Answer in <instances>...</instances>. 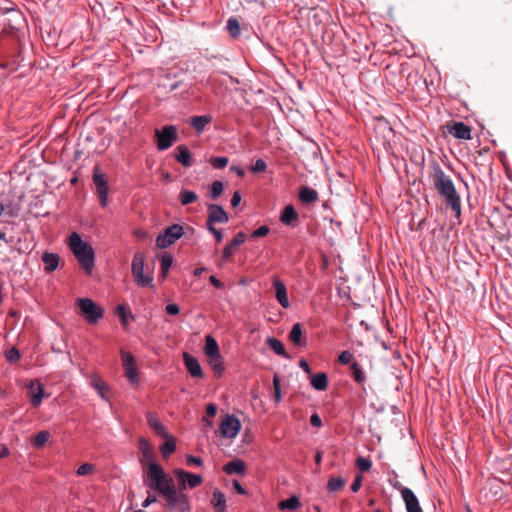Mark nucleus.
<instances>
[{
    "instance_id": "bb28decb",
    "label": "nucleus",
    "mask_w": 512,
    "mask_h": 512,
    "mask_svg": "<svg viewBox=\"0 0 512 512\" xmlns=\"http://www.w3.org/2000/svg\"><path fill=\"white\" fill-rule=\"evenodd\" d=\"M211 121V115L206 114L200 116H193L189 119L188 123L192 126V128H204L206 125L210 124Z\"/></svg>"
},
{
    "instance_id": "f03ea898",
    "label": "nucleus",
    "mask_w": 512,
    "mask_h": 512,
    "mask_svg": "<svg viewBox=\"0 0 512 512\" xmlns=\"http://www.w3.org/2000/svg\"><path fill=\"white\" fill-rule=\"evenodd\" d=\"M433 183L437 192L445 199L456 217L461 215V198L456 191L451 178L445 174L443 169L436 165L434 167Z\"/></svg>"
},
{
    "instance_id": "a18cd8bd",
    "label": "nucleus",
    "mask_w": 512,
    "mask_h": 512,
    "mask_svg": "<svg viewBox=\"0 0 512 512\" xmlns=\"http://www.w3.org/2000/svg\"><path fill=\"white\" fill-rule=\"evenodd\" d=\"M210 163L216 169H224L227 166L228 159L226 157H213Z\"/></svg>"
},
{
    "instance_id": "58836bf2",
    "label": "nucleus",
    "mask_w": 512,
    "mask_h": 512,
    "mask_svg": "<svg viewBox=\"0 0 512 512\" xmlns=\"http://www.w3.org/2000/svg\"><path fill=\"white\" fill-rule=\"evenodd\" d=\"M5 212L4 215H7L10 218H16L20 214L21 207L18 204L9 203L7 205L4 204Z\"/></svg>"
},
{
    "instance_id": "79ce46f5",
    "label": "nucleus",
    "mask_w": 512,
    "mask_h": 512,
    "mask_svg": "<svg viewBox=\"0 0 512 512\" xmlns=\"http://www.w3.org/2000/svg\"><path fill=\"white\" fill-rule=\"evenodd\" d=\"M354 355L353 353H351L350 351L348 350H345V351H342L339 356H338V361L339 363H341L342 365H348V364H352L354 361Z\"/></svg>"
},
{
    "instance_id": "864d4df0",
    "label": "nucleus",
    "mask_w": 512,
    "mask_h": 512,
    "mask_svg": "<svg viewBox=\"0 0 512 512\" xmlns=\"http://www.w3.org/2000/svg\"><path fill=\"white\" fill-rule=\"evenodd\" d=\"M140 448L142 450V453L145 458L150 459L152 458L150 447L148 442L145 439H141L140 441Z\"/></svg>"
},
{
    "instance_id": "b1692460",
    "label": "nucleus",
    "mask_w": 512,
    "mask_h": 512,
    "mask_svg": "<svg viewBox=\"0 0 512 512\" xmlns=\"http://www.w3.org/2000/svg\"><path fill=\"white\" fill-rule=\"evenodd\" d=\"M204 351H205V354L207 355L208 358H210V357H217V356L221 355L218 343L210 335H208L206 337V343H205Z\"/></svg>"
},
{
    "instance_id": "20e7f679",
    "label": "nucleus",
    "mask_w": 512,
    "mask_h": 512,
    "mask_svg": "<svg viewBox=\"0 0 512 512\" xmlns=\"http://www.w3.org/2000/svg\"><path fill=\"white\" fill-rule=\"evenodd\" d=\"M80 314L89 324H96L104 316V309L90 298H78L76 300Z\"/></svg>"
},
{
    "instance_id": "f8f14e48",
    "label": "nucleus",
    "mask_w": 512,
    "mask_h": 512,
    "mask_svg": "<svg viewBox=\"0 0 512 512\" xmlns=\"http://www.w3.org/2000/svg\"><path fill=\"white\" fill-rule=\"evenodd\" d=\"M30 394V403L33 407H38L44 398V389L38 380H32L26 385Z\"/></svg>"
},
{
    "instance_id": "13d9d810",
    "label": "nucleus",
    "mask_w": 512,
    "mask_h": 512,
    "mask_svg": "<svg viewBox=\"0 0 512 512\" xmlns=\"http://www.w3.org/2000/svg\"><path fill=\"white\" fill-rule=\"evenodd\" d=\"M440 128H469L463 122L451 121L441 126Z\"/></svg>"
},
{
    "instance_id": "5fc2aeb1",
    "label": "nucleus",
    "mask_w": 512,
    "mask_h": 512,
    "mask_svg": "<svg viewBox=\"0 0 512 512\" xmlns=\"http://www.w3.org/2000/svg\"><path fill=\"white\" fill-rule=\"evenodd\" d=\"M165 311L169 315H177L180 312V308L177 304L171 303V304L166 305Z\"/></svg>"
},
{
    "instance_id": "4be33fe9",
    "label": "nucleus",
    "mask_w": 512,
    "mask_h": 512,
    "mask_svg": "<svg viewBox=\"0 0 512 512\" xmlns=\"http://www.w3.org/2000/svg\"><path fill=\"white\" fill-rule=\"evenodd\" d=\"M311 386L318 391H324L328 386V377L325 373H317L312 376Z\"/></svg>"
},
{
    "instance_id": "5701e85b",
    "label": "nucleus",
    "mask_w": 512,
    "mask_h": 512,
    "mask_svg": "<svg viewBox=\"0 0 512 512\" xmlns=\"http://www.w3.org/2000/svg\"><path fill=\"white\" fill-rule=\"evenodd\" d=\"M302 334L301 324L295 323L289 333V339L295 346L301 347L304 345Z\"/></svg>"
},
{
    "instance_id": "6e6d98bb",
    "label": "nucleus",
    "mask_w": 512,
    "mask_h": 512,
    "mask_svg": "<svg viewBox=\"0 0 512 512\" xmlns=\"http://www.w3.org/2000/svg\"><path fill=\"white\" fill-rule=\"evenodd\" d=\"M217 413V406L214 403H209L206 406V416L213 418Z\"/></svg>"
},
{
    "instance_id": "c9c22d12",
    "label": "nucleus",
    "mask_w": 512,
    "mask_h": 512,
    "mask_svg": "<svg viewBox=\"0 0 512 512\" xmlns=\"http://www.w3.org/2000/svg\"><path fill=\"white\" fill-rule=\"evenodd\" d=\"M167 441L161 445L160 450L163 455V457H168L170 454H172L176 449V443L175 440L168 435Z\"/></svg>"
},
{
    "instance_id": "9b49d317",
    "label": "nucleus",
    "mask_w": 512,
    "mask_h": 512,
    "mask_svg": "<svg viewBox=\"0 0 512 512\" xmlns=\"http://www.w3.org/2000/svg\"><path fill=\"white\" fill-rule=\"evenodd\" d=\"M228 220V214L222 206L218 204L208 205V217L206 223H209L210 225L215 223H227Z\"/></svg>"
},
{
    "instance_id": "4468645a",
    "label": "nucleus",
    "mask_w": 512,
    "mask_h": 512,
    "mask_svg": "<svg viewBox=\"0 0 512 512\" xmlns=\"http://www.w3.org/2000/svg\"><path fill=\"white\" fill-rule=\"evenodd\" d=\"M183 360L187 371L193 378L203 377V371L197 358L189 355L188 353H184Z\"/></svg>"
},
{
    "instance_id": "c756f323",
    "label": "nucleus",
    "mask_w": 512,
    "mask_h": 512,
    "mask_svg": "<svg viewBox=\"0 0 512 512\" xmlns=\"http://www.w3.org/2000/svg\"><path fill=\"white\" fill-rule=\"evenodd\" d=\"M300 506V501L297 496L293 495L289 498L282 500L278 503L280 510H296Z\"/></svg>"
},
{
    "instance_id": "f257e3e1",
    "label": "nucleus",
    "mask_w": 512,
    "mask_h": 512,
    "mask_svg": "<svg viewBox=\"0 0 512 512\" xmlns=\"http://www.w3.org/2000/svg\"><path fill=\"white\" fill-rule=\"evenodd\" d=\"M174 475L178 479L179 489L176 488L173 478L165 472L160 464L150 461L145 470L144 482L150 490L156 491L164 497L168 510L190 512V500L183 490L186 487L196 488L203 479L200 475L179 468L174 470Z\"/></svg>"
},
{
    "instance_id": "dca6fc26",
    "label": "nucleus",
    "mask_w": 512,
    "mask_h": 512,
    "mask_svg": "<svg viewBox=\"0 0 512 512\" xmlns=\"http://www.w3.org/2000/svg\"><path fill=\"white\" fill-rule=\"evenodd\" d=\"M44 263V269L47 273L55 271L59 266L60 257L56 253L44 252L41 256Z\"/></svg>"
},
{
    "instance_id": "bf43d9fd",
    "label": "nucleus",
    "mask_w": 512,
    "mask_h": 512,
    "mask_svg": "<svg viewBox=\"0 0 512 512\" xmlns=\"http://www.w3.org/2000/svg\"><path fill=\"white\" fill-rule=\"evenodd\" d=\"M186 460L189 464H194L196 466H201L203 464V461L200 457H196L193 455H187Z\"/></svg>"
},
{
    "instance_id": "0eeeda50",
    "label": "nucleus",
    "mask_w": 512,
    "mask_h": 512,
    "mask_svg": "<svg viewBox=\"0 0 512 512\" xmlns=\"http://www.w3.org/2000/svg\"><path fill=\"white\" fill-rule=\"evenodd\" d=\"M93 183L96 188V193L99 198L100 205L105 208L108 205L109 187L106 176L100 172L98 167L93 169L92 175Z\"/></svg>"
},
{
    "instance_id": "9d476101",
    "label": "nucleus",
    "mask_w": 512,
    "mask_h": 512,
    "mask_svg": "<svg viewBox=\"0 0 512 512\" xmlns=\"http://www.w3.org/2000/svg\"><path fill=\"white\" fill-rule=\"evenodd\" d=\"M157 148L160 151L166 150L177 140V130H155Z\"/></svg>"
},
{
    "instance_id": "cd10ccee",
    "label": "nucleus",
    "mask_w": 512,
    "mask_h": 512,
    "mask_svg": "<svg viewBox=\"0 0 512 512\" xmlns=\"http://www.w3.org/2000/svg\"><path fill=\"white\" fill-rule=\"evenodd\" d=\"M352 378L358 384H363L366 381V375L362 366L358 362L351 364Z\"/></svg>"
},
{
    "instance_id": "f3484780",
    "label": "nucleus",
    "mask_w": 512,
    "mask_h": 512,
    "mask_svg": "<svg viewBox=\"0 0 512 512\" xmlns=\"http://www.w3.org/2000/svg\"><path fill=\"white\" fill-rule=\"evenodd\" d=\"M246 240V235L244 232H238L234 238L232 239V241L227 244L224 249H223V257L224 258H229L230 256H232L236 250V248L240 245H242Z\"/></svg>"
},
{
    "instance_id": "37998d69",
    "label": "nucleus",
    "mask_w": 512,
    "mask_h": 512,
    "mask_svg": "<svg viewBox=\"0 0 512 512\" xmlns=\"http://www.w3.org/2000/svg\"><path fill=\"white\" fill-rule=\"evenodd\" d=\"M472 130H448V132L457 139L469 140L472 138L471 136Z\"/></svg>"
},
{
    "instance_id": "a19ab883",
    "label": "nucleus",
    "mask_w": 512,
    "mask_h": 512,
    "mask_svg": "<svg viewBox=\"0 0 512 512\" xmlns=\"http://www.w3.org/2000/svg\"><path fill=\"white\" fill-rule=\"evenodd\" d=\"M356 466L361 472H367L372 467V462L370 459L360 456L356 459Z\"/></svg>"
},
{
    "instance_id": "7c9ffc66",
    "label": "nucleus",
    "mask_w": 512,
    "mask_h": 512,
    "mask_svg": "<svg viewBox=\"0 0 512 512\" xmlns=\"http://www.w3.org/2000/svg\"><path fill=\"white\" fill-rule=\"evenodd\" d=\"M117 314H118V316L120 318V322L123 326H127L129 321H134L133 314L123 304H121L117 307Z\"/></svg>"
},
{
    "instance_id": "052dcab7",
    "label": "nucleus",
    "mask_w": 512,
    "mask_h": 512,
    "mask_svg": "<svg viewBox=\"0 0 512 512\" xmlns=\"http://www.w3.org/2000/svg\"><path fill=\"white\" fill-rule=\"evenodd\" d=\"M157 501V497L153 494H148L147 498L142 502V507L147 508L151 504L155 503Z\"/></svg>"
},
{
    "instance_id": "423d86ee",
    "label": "nucleus",
    "mask_w": 512,
    "mask_h": 512,
    "mask_svg": "<svg viewBox=\"0 0 512 512\" xmlns=\"http://www.w3.org/2000/svg\"><path fill=\"white\" fill-rule=\"evenodd\" d=\"M184 235V227L180 224H173L164 229L156 238V246L159 248H167L174 244Z\"/></svg>"
},
{
    "instance_id": "ddd939ff",
    "label": "nucleus",
    "mask_w": 512,
    "mask_h": 512,
    "mask_svg": "<svg viewBox=\"0 0 512 512\" xmlns=\"http://www.w3.org/2000/svg\"><path fill=\"white\" fill-rule=\"evenodd\" d=\"M400 492L407 512H423L422 508L420 507L418 498L411 489L402 487Z\"/></svg>"
},
{
    "instance_id": "f704fd0d",
    "label": "nucleus",
    "mask_w": 512,
    "mask_h": 512,
    "mask_svg": "<svg viewBox=\"0 0 512 512\" xmlns=\"http://www.w3.org/2000/svg\"><path fill=\"white\" fill-rule=\"evenodd\" d=\"M50 439V433L46 430L38 432L33 441V445L36 448H42Z\"/></svg>"
},
{
    "instance_id": "de8ad7c7",
    "label": "nucleus",
    "mask_w": 512,
    "mask_h": 512,
    "mask_svg": "<svg viewBox=\"0 0 512 512\" xmlns=\"http://www.w3.org/2000/svg\"><path fill=\"white\" fill-rule=\"evenodd\" d=\"M6 359L7 361L13 363L20 359V352L17 348L12 347L6 352Z\"/></svg>"
},
{
    "instance_id": "680f3d73",
    "label": "nucleus",
    "mask_w": 512,
    "mask_h": 512,
    "mask_svg": "<svg viewBox=\"0 0 512 512\" xmlns=\"http://www.w3.org/2000/svg\"><path fill=\"white\" fill-rule=\"evenodd\" d=\"M362 477L359 475L357 476L354 481L351 484V490L352 492H358L361 487Z\"/></svg>"
},
{
    "instance_id": "69168bd1",
    "label": "nucleus",
    "mask_w": 512,
    "mask_h": 512,
    "mask_svg": "<svg viewBox=\"0 0 512 512\" xmlns=\"http://www.w3.org/2000/svg\"><path fill=\"white\" fill-rule=\"evenodd\" d=\"M233 487L237 491L238 494H240V495L246 494V490L242 487V485L240 484V482L238 480H233Z\"/></svg>"
},
{
    "instance_id": "1a4fd4ad",
    "label": "nucleus",
    "mask_w": 512,
    "mask_h": 512,
    "mask_svg": "<svg viewBox=\"0 0 512 512\" xmlns=\"http://www.w3.org/2000/svg\"><path fill=\"white\" fill-rule=\"evenodd\" d=\"M122 364L125 369V375L130 383L136 384L139 381V374L136 365L135 358L128 352H122L121 354Z\"/></svg>"
},
{
    "instance_id": "6ab92c4d",
    "label": "nucleus",
    "mask_w": 512,
    "mask_h": 512,
    "mask_svg": "<svg viewBox=\"0 0 512 512\" xmlns=\"http://www.w3.org/2000/svg\"><path fill=\"white\" fill-rule=\"evenodd\" d=\"M146 417L148 425L156 434L162 437H168L165 426L153 413H147Z\"/></svg>"
},
{
    "instance_id": "49530a36",
    "label": "nucleus",
    "mask_w": 512,
    "mask_h": 512,
    "mask_svg": "<svg viewBox=\"0 0 512 512\" xmlns=\"http://www.w3.org/2000/svg\"><path fill=\"white\" fill-rule=\"evenodd\" d=\"M267 168V164L263 159H257L255 163L251 166L250 170L253 173H261L264 172Z\"/></svg>"
},
{
    "instance_id": "338daca9",
    "label": "nucleus",
    "mask_w": 512,
    "mask_h": 512,
    "mask_svg": "<svg viewBox=\"0 0 512 512\" xmlns=\"http://www.w3.org/2000/svg\"><path fill=\"white\" fill-rule=\"evenodd\" d=\"M230 170L234 171L239 177H242L244 175V170L241 167L231 166Z\"/></svg>"
},
{
    "instance_id": "7ed1b4c3",
    "label": "nucleus",
    "mask_w": 512,
    "mask_h": 512,
    "mask_svg": "<svg viewBox=\"0 0 512 512\" xmlns=\"http://www.w3.org/2000/svg\"><path fill=\"white\" fill-rule=\"evenodd\" d=\"M69 248L87 274H91L95 265V253L90 244L84 242L77 232L69 236Z\"/></svg>"
},
{
    "instance_id": "e433bc0d",
    "label": "nucleus",
    "mask_w": 512,
    "mask_h": 512,
    "mask_svg": "<svg viewBox=\"0 0 512 512\" xmlns=\"http://www.w3.org/2000/svg\"><path fill=\"white\" fill-rule=\"evenodd\" d=\"M345 485V481L342 477H335L329 479L327 483V490L329 492H337Z\"/></svg>"
},
{
    "instance_id": "2f4dec72",
    "label": "nucleus",
    "mask_w": 512,
    "mask_h": 512,
    "mask_svg": "<svg viewBox=\"0 0 512 512\" xmlns=\"http://www.w3.org/2000/svg\"><path fill=\"white\" fill-rule=\"evenodd\" d=\"M197 199H198V195L194 191L182 190L179 193V200L183 206L189 205V204L197 201Z\"/></svg>"
},
{
    "instance_id": "c85d7f7f",
    "label": "nucleus",
    "mask_w": 512,
    "mask_h": 512,
    "mask_svg": "<svg viewBox=\"0 0 512 512\" xmlns=\"http://www.w3.org/2000/svg\"><path fill=\"white\" fill-rule=\"evenodd\" d=\"M266 342L270 349L273 350L277 355L287 357L284 345L280 340L274 337H269L267 338Z\"/></svg>"
},
{
    "instance_id": "e2e57ef3",
    "label": "nucleus",
    "mask_w": 512,
    "mask_h": 512,
    "mask_svg": "<svg viewBox=\"0 0 512 512\" xmlns=\"http://www.w3.org/2000/svg\"><path fill=\"white\" fill-rule=\"evenodd\" d=\"M241 202V195L239 191L234 192L232 198H231V206L237 207Z\"/></svg>"
},
{
    "instance_id": "3c124183",
    "label": "nucleus",
    "mask_w": 512,
    "mask_h": 512,
    "mask_svg": "<svg viewBox=\"0 0 512 512\" xmlns=\"http://www.w3.org/2000/svg\"><path fill=\"white\" fill-rule=\"evenodd\" d=\"M273 387L275 390V394H274L275 401L280 402L281 401L280 380L277 375H275L273 377Z\"/></svg>"
},
{
    "instance_id": "774afa93",
    "label": "nucleus",
    "mask_w": 512,
    "mask_h": 512,
    "mask_svg": "<svg viewBox=\"0 0 512 512\" xmlns=\"http://www.w3.org/2000/svg\"><path fill=\"white\" fill-rule=\"evenodd\" d=\"M98 132V130H87V133L85 135V139L87 141H91L94 137V135Z\"/></svg>"
},
{
    "instance_id": "412c9836",
    "label": "nucleus",
    "mask_w": 512,
    "mask_h": 512,
    "mask_svg": "<svg viewBox=\"0 0 512 512\" xmlns=\"http://www.w3.org/2000/svg\"><path fill=\"white\" fill-rule=\"evenodd\" d=\"M211 504L215 508L216 512H225L226 510V498L224 493L220 490H214L212 494Z\"/></svg>"
},
{
    "instance_id": "2eb2a0df",
    "label": "nucleus",
    "mask_w": 512,
    "mask_h": 512,
    "mask_svg": "<svg viewBox=\"0 0 512 512\" xmlns=\"http://www.w3.org/2000/svg\"><path fill=\"white\" fill-rule=\"evenodd\" d=\"M273 287L275 289V298L278 301V303L283 308H288L290 306V303L287 296V289L283 281H281L278 278H275L273 280Z\"/></svg>"
},
{
    "instance_id": "473e14b6",
    "label": "nucleus",
    "mask_w": 512,
    "mask_h": 512,
    "mask_svg": "<svg viewBox=\"0 0 512 512\" xmlns=\"http://www.w3.org/2000/svg\"><path fill=\"white\" fill-rule=\"evenodd\" d=\"M227 29L232 38H238L241 34L240 23L238 19L231 17L227 21Z\"/></svg>"
},
{
    "instance_id": "a878e982",
    "label": "nucleus",
    "mask_w": 512,
    "mask_h": 512,
    "mask_svg": "<svg viewBox=\"0 0 512 512\" xmlns=\"http://www.w3.org/2000/svg\"><path fill=\"white\" fill-rule=\"evenodd\" d=\"M299 199L304 203L315 202L318 199V192L310 187H303L299 191Z\"/></svg>"
},
{
    "instance_id": "aec40b11",
    "label": "nucleus",
    "mask_w": 512,
    "mask_h": 512,
    "mask_svg": "<svg viewBox=\"0 0 512 512\" xmlns=\"http://www.w3.org/2000/svg\"><path fill=\"white\" fill-rule=\"evenodd\" d=\"M298 220V214L293 207V205H287L281 215H280V221L284 225L294 226V222Z\"/></svg>"
},
{
    "instance_id": "6e6552de",
    "label": "nucleus",
    "mask_w": 512,
    "mask_h": 512,
    "mask_svg": "<svg viewBox=\"0 0 512 512\" xmlns=\"http://www.w3.org/2000/svg\"><path fill=\"white\" fill-rule=\"evenodd\" d=\"M219 428L223 437L233 439L238 435L241 429V422L235 415L226 414L223 417Z\"/></svg>"
},
{
    "instance_id": "8fccbe9b",
    "label": "nucleus",
    "mask_w": 512,
    "mask_h": 512,
    "mask_svg": "<svg viewBox=\"0 0 512 512\" xmlns=\"http://www.w3.org/2000/svg\"><path fill=\"white\" fill-rule=\"evenodd\" d=\"M269 231L270 229L267 225H262L252 232L251 238L265 237L266 235H268Z\"/></svg>"
},
{
    "instance_id": "72a5a7b5",
    "label": "nucleus",
    "mask_w": 512,
    "mask_h": 512,
    "mask_svg": "<svg viewBox=\"0 0 512 512\" xmlns=\"http://www.w3.org/2000/svg\"><path fill=\"white\" fill-rule=\"evenodd\" d=\"M209 364L212 368V370L215 372L216 375L221 376L224 372V364L222 360V356L219 355L217 357H210L209 358Z\"/></svg>"
},
{
    "instance_id": "4d7b16f0",
    "label": "nucleus",
    "mask_w": 512,
    "mask_h": 512,
    "mask_svg": "<svg viewBox=\"0 0 512 512\" xmlns=\"http://www.w3.org/2000/svg\"><path fill=\"white\" fill-rule=\"evenodd\" d=\"M310 424L313 427H317V428L322 426V420H321L320 416L317 413H314V414L311 415V417H310Z\"/></svg>"
},
{
    "instance_id": "ea45409f",
    "label": "nucleus",
    "mask_w": 512,
    "mask_h": 512,
    "mask_svg": "<svg viewBox=\"0 0 512 512\" xmlns=\"http://www.w3.org/2000/svg\"><path fill=\"white\" fill-rule=\"evenodd\" d=\"M91 385L98 392L101 398H106V396L104 395L105 384L98 376H93Z\"/></svg>"
},
{
    "instance_id": "393cba45",
    "label": "nucleus",
    "mask_w": 512,
    "mask_h": 512,
    "mask_svg": "<svg viewBox=\"0 0 512 512\" xmlns=\"http://www.w3.org/2000/svg\"><path fill=\"white\" fill-rule=\"evenodd\" d=\"M178 154L176 160L181 163L184 167H190L192 165L191 154L188 148L184 145L177 147Z\"/></svg>"
},
{
    "instance_id": "09e8293b",
    "label": "nucleus",
    "mask_w": 512,
    "mask_h": 512,
    "mask_svg": "<svg viewBox=\"0 0 512 512\" xmlns=\"http://www.w3.org/2000/svg\"><path fill=\"white\" fill-rule=\"evenodd\" d=\"M94 470V466L90 463H84L80 465L76 471L78 476H85L90 474Z\"/></svg>"
},
{
    "instance_id": "c03bdc74",
    "label": "nucleus",
    "mask_w": 512,
    "mask_h": 512,
    "mask_svg": "<svg viewBox=\"0 0 512 512\" xmlns=\"http://www.w3.org/2000/svg\"><path fill=\"white\" fill-rule=\"evenodd\" d=\"M173 264V257L170 254H164L161 257V270L165 275Z\"/></svg>"
},
{
    "instance_id": "603ef678",
    "label": "nucleus",
    "mask_w": 512,
    "mask_h": 512,
    "mask_svg": "<svg viewBox=\"0 0 512 512\" xmlns=\"http://www.w3.org/2000/svg\"><path fill=\"white\" fill-rule=\"evenodd\" d=\"M206 226H207V229L213 234L216 241L218 243L221 242L223 239L222 232L220 230H218L217 228H215L214 224L210 225L209 223H206Z\"/></svg>"
},
{
    "instance_id": "39448f33",
    "label": "nucleus",
    "mask_w": 512,
    "mask_h": 512,
    "mask_svg": "<svg viewBox=\"0 0 512 512\" xmlns=\"http://www.w3.org/2000/svg\"><path fill=\"white\" fill-rule=\"evenodd\" d=\"M144 266H145V256L141 252H137L134 254L131 272L134 278V281L137 285L141 287H154L153 286V276L150 274H144Z\"/></svg>"
},
{
    "instance_id": "4c0bfd02",
    "label": "nucleus",
    "mask_w": 512,
    "mask_h": 512,
    "mask_svg": "<svg viewBox=\"0 0 512 512\" xmlns=\"http://www.w3.org/2000/svg\"><path fill=\"white\" fill-rule=\"evenodd\" d=\"M223 192V183L219 180L214 181L209 189V196L212 199H217Z\"/></svg>"
},
{
    "instance_id": "a211bd4d",
    "label": "nucleus",
    "mask_w": 512,
    "mask_h": 512,
    "mask_svg": "<svg viewBox=\"0 0 512 512\" xmlns=\"http://www.w3.org/2000/svg\"><path fill=\"white\" fill-rule=\"evenodd\" d=\"M223 471L227 475L239 474L244 475L246 472L245 462L241 459H235L223 466Z\"/></svg>"
},
{
    "instance_id": "0e129e2a",
    "label": "nucleus",
    "mask_w": 512,
    "mask_h": 512,
    "mask_svg": "<svg viewBox=\"0 0 512 512\" xmlns=\"http://www.w3.org/2000/svg\"><path fill=\"white\" fill-rule=\"evenodd\" d=\"M209 281H210V283H211L214 287H216V288H218V289H222V288L224 287V284H223V283H222L218 278H216L214 275H211V276L209 277Z\"/></svg>"
}]
</instances>
